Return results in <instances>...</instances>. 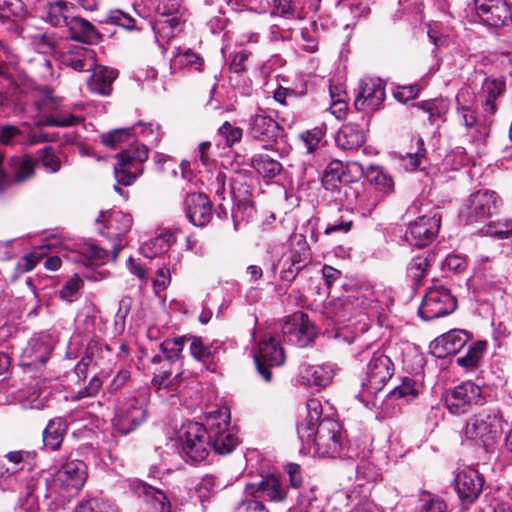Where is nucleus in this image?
I'll return each mask as SVG.
<instances>
[{
    "instance_id": "obj_18",
    "label": "nucleus",
    "mask_w": 512,
    "mask_h": 512,
    "mask_svg": "<svg viewBox=\"0 0 512 512\" xmlns=\"http://www.w3.org/2000/svg\"><path fill=\"white\" fill-rule=\"evenodd\" d=\"M281 127L264 110H259L248 120V135L261 142H276L281 135Z\"/></svg>"
},
{
    "instance_id": "obj_34",
    "label": "nucleus",
    "mask_w": 512,
    "mask_h": 512,
    "mask_svg": "<svg viewBox=\"0 0 512 512\" xmlns=\"http://www.w3.org/2000/svg\"><path fill=\"white\" fill-rule=\"evenodd\" d=\"M8 462L10 472L17 474L24 469L31 470L35 466L36 452L28 450H13L4 455Z\"/></svg>"
},
{
    "instance_id": "obj_31",
    "label": "nucleus",
    "mask_w": 512,
    "mask_h": 512,
    "mask_svg": "<svg viewBox=\"0 0 512 512\" xmlns=\"http://www.w3.org/2000/svg\"><path fill=\"white\" fill-rule=\"evenodd\" d=\"M366 178L372 189L379 192L380 195H386L394 190V181L391 175L380 166L371 165L366 172Z\"/></svg>"
},
{
    "instance_id": "obj_55",
    "label": "nucleus",
    "mask_w": 512,
    "mask_h": 512,
    "mask_svg": "<svg viewBox=\"0 0 512 512\" xmlns=\"http://www.w3.org/2000/svg\"><path fill=\"white\" fill-rule=\"evenodd\" d=\"M219 134L226 139V142L229 146H232L241 140L243 131L240 127H236L229 122H225L219 128Z\"/></svg>"
},
{
    "instance_id": "obj_17",
    "label": "nucleus",
    "mask_w": 512,
    "mask_h": 512,
    "mask_svg": "<svg viewBox=\"0 0 512 512\" xmlns=\"http://www.w3.org/2000/svg\"><path fill=\"white\" fill-rule=\"evenodd\" d=\"M86 480V465L83 461L73 460L65 463L56 473L54 483L66 490L69 496L75 495Z\"/></svg>"
},
{
    "instance_id": "obj_32",
    "label": "nucleus",
    "mask_w": 512,
    "mask_h": 512,
    "mask_svg": "<svg viewBox=\"0 0 512 512\" xmlns=\"http://www.w3.org/2000/svg\"><path fill=\"white\" fill-rule=\"evenodd\" d=\"M36 161L29 155L22 157H12L10 159V169L12 180L15 183H22L32 178L35 172Z\"/></svg>"
},
{
    "instance_id": "obj_29",
    "label": "nucleus",
    "mask_w": 512,
    "mask_h": 512,
    "mask_svg": "<svg viewBox=\"0 0 512 512\" xmlns=\"http://www.w3.org/2000/svg\"><path fill=\"white\" fill-rule=\"evenodd\" d=\"M91 71L93 73L87 82L89 90L102 96L110 95L117 72L114 69L97 65Z\"/></svg>"
},
{
    "instance_id": "obj_36",
    "label": "nucleus",
    "mask_w": 512,
    "mask_h": 512,
    "mask_svg": "<svg viewBox=\"0 0 512 512\" xmlns=\"http://www.w3.org/2000/svg\"><path fill=\"white\" fill-rule=\"evenodd\" d=\"M251 166L265 178H275L278 176L283 167L280 162L272 159L267 155L258 154L252 157Z\"/></svg>"
},
{
    "instance_id": "obj_25",
    "label": "nucleus",
    "mask_w": 512,
    "mask_h": 512,
    "mask_svg": "<svg viewBox=\"0 0 512 512\" xmlns=\"http://www.w3.org/2000/svg\"><path fill=\"white\" fill-rule=\"evenodd\" d=\"M365 141V129L358 123L349 122L342 125L335 135L336 146L344 151H356Z\"/></svg>"
},
{
    "instance_id": "obj_45",
    "label": "nucleus",
    "mask_w": 512,
    "mask_h": 512,
    "mask_svg": "<svg viewBox=\"0 0 512 512\" xmlns=\"http://www.w3.org/2000/svg\"><path fill=\"white\" fill-rule=\"evenodd\" d=\"M181 373H176L171 378V372L164 371L161 374L155 375L152 379V386L157 390L176 391L180 382Z\"/></svg>"
},
{
    "instance_id": "obj_16",
    "label": "nucleus",
    "mask_w": 512,
    "mask_h": 512,
    "mask_svg": "<svg viewBox=\"0 0 512 512\" xmlns=\"http://www.w3.org/2000/svg\"><path fill=\"white\" fill-rule=\"evenodd\" d=\"M385 100V88L380 79L363 78L359 83V91L355 98L354 105L357 110L379 109Z\"/></svg>"
},
{
    "instance_id": "obj_6",
    "label": "nucleus",
    "mask_w": 512,
    "mask_h": 512,
    "mask_svg": "<svg viewBox=\"0 0 512 512\" xmlns=\"http://www.w3.org/2000/svg\"><path fill=\"white\" fill-rule=\"evenodd\" d=\"M147 416L146 401L136 396L117 400L114 427L121 434H128L142 424Z\"/></svg>"
},
{
    "instance_id": "obj_38",
    "label": "nucleus",
    "mask_w": 512,
    "mask_h": 512,
    "mask_svg": "<svg viewBox=\"0 0 512 512\" xmlns=\"http://www.w3.org/2000/svg\"><path fill=\"white\" fill-rule=\"evenodd\" d=\"M81 261L85 265H102L112 258L113 253L95 245L88 243L80 248Z\"/></svg>"
},
{
    "instance_id": "obj_62",
    "label": "nucleus",
    "mask_w": 512,
    "mask_h": 512,
    "mask_svg": "<svg viewBox=\"0 0 512 512\" xmlns=\"http://www.w3.org/2000/svg\"><path fill=\"white\" fill-rule=\"evenodd\" d=\"M235 512H268V510L262 501L253 498L240 502Z\"/></svg>"
},
{
    "instance_id": "obj_19",
    "label": "nucleus",
    "mask_w": 512,
    "mask_h": 512,
    "mask_svg": "<svg viewBox=\"0 0 512 512\" xmlns=\"http://www.w3.org/2000/svg\"><path fill=\"white\" fill-rule=\"evenodd\" d=\"M59 58L64 66L77 72H88L96 67L95 51L79 44L67 45Z\"/></svg>"
},
{
    "instance_id": "obj_40",
    "label": "nucleus",
    "mask_w": 512,
    "mask_h": 512,
    "mask_svg": "<svg viewBox=\"0 0 512 512\" xmlns=\"http://www.w3.org/2000/svg\"><path fill=\"white\" fill-rule=\"evenodd\" d=\"M134 135L142 136L152 145H157L162 137L161 126L156 122H138L131 128Z\"/></svg>"
},
{
    "instance_id": "obj_27",
    "label": "nucleus",
    "mask_w": 512,
    "mask_h": 512,
    "mask_svg": "<svg viewBox=\"0 0 512 512\" xmlns=\"http://www.w3.org/2000/svg\"><path fill=\"white\" fill-rule=\"evenodd\" d=\"M135 489L144 497V512H171V504L162 490L144 482L139 483Z\"/></svg>"
},
{
    "instance_id": "obj_23",
    "label": "nucleus",
    "mask_w": 512,
    "mask_h": 512,
    "mask_svg": "<svg viewBox=\"0 0 512 512\" xmlns=\"http://www.w3.org/2000/svg\"><path fill=\"white\" fill-rule=\"evenodd\" d=\"M335 375V369L330 364L311 365L302 363L299 366L297 382L303 386L325 387Z\"/></svg>"
},
{
    "instance_id": "obj_58",
    "label": "nucleus",
    "mask_w": 512,
    "mask_h": 512,
    "mask_svg": "<svg viewBox=\"0 0 512 512\" xmlns=\"http://www.w3.org/2000/svg\"><path fill=\"white\" fill-rule=\"evenodd\" d=\"M175 63L180 66H192L196 70H200L202 66V59L192 50L187 49L185 52L179 53L175 57Z\"/></svg>"
},
{
    "instance_id": "obj_39",
    "label": "nucleus",
    "mask_w": 512,
    "mask_h": 512,
    "mask_svg": "<svg viewBox=\"0 0 512 512\" xmlns=\"http://www.w3.org/2000/svg\"><path fill=\"white\" fill-rule=\"evenodd\" d=\"M430 267L428 255H418L411 259L407 265V277L413 285H419L421 280L427 274Z\"/></svg>"
},
{
    "instance_id": "obj_13",
    "label": "nucleus",
    "mask_w": 512,
    "mask_h": 512,
    "mask_svg": "<svg viewBox=\"0 0 512 512\" xmlns=\"http://www.w3.org/2000/svg\"><path fill=\"white\" fill-rule=\"evenodd\" d=\"M478 20L486 26L502 27L512 21V10L506 0H474Z\"/></svg>"
},
{
    "instance_id": "obj_14",
    "label": "nucleus",
    "mask_w": 512,
    "mask_h": 512,
    "mask_svg": "<svg viewBox=\"0 0 512 512\" xmlns=\"http://www.w3.org/2000/svg\"><path fill=\"white\" fill-rule=\"evenodd\" d=\"M245 493L260 501L283 502L287 498V486L275 475L262 476L257 482L245 485Z\"/></svg>"
},
{
    "instance_id": "obj_42",
    "label": "nucleus",
    "mask_w": 512,
    "mask_h": 512,
    "mask_svg": "<svg viewBox=\"0 0 512 512\" xmlns=\"http://www.w3.org/2000/svg\"><path fill=\"white\" fill-rule=\"evenodd\" d=\"M486 348V342L478 341L473 343L466 354L457 359L458 365L466 368H475L481 360Z\"/></svg>"
},
{
    "instance_id": "obj_53",
    "label": "nucleus",
    "mask_w": 512,
    "mask_h": 512,
    "mask_svg": "<svg viewBox=\"0 0 512 512\" xmlns=\"http://www.w3.org/2000/svg\"><path fill=\"white\" fill-rule=\"evenodd\" d=\"M512 233V220L496 222L486 227L485 234L499 239L508 238Z\"/></svg>"
},
{
    "instance_id": "obj_1",
    "label": "nucleus",
    "mask_w": 512,
    "mask_h": 512,
    "mask_svg": "<svg viewBox=\"0 0 512 512\" xmlns=\"http://www.w3.org/2000/svg\"><path fill=\"white\" fill-rule=\"evenodd\" d=\"M186 461L200 463L212 448L219 455L230 454L238 445L235 428L230 425V411L227 407L210 412L205 424L189 422L179 434Z\"/></svg>"
},
{
    "instance_id": "obj_37",
    "label": "nucleus",
    "mask_w": 512,
    "mask_h": 512,
    "mask_svg": "<svg viewBox=\"0 0 512 512\" xmlns=\"http://www.w3.org/2000/svg\"><path fill=\"white\" fill-rule=\"evenodd\" d=\"M311 260L310 247L303 235L296 236L293 241L289 261L292 266H300L303 269Z\"/></svg>"
},
{
    "instance_id": "obj_4",
    "label": "nucleus",
    "mask_w": 512,
    "mask_h": 512,
    "mask_svg": "<svg viewBox=\"0 0 512 512\" xmlns=\"http://www.w3.org/2000/svg\"><path fill=\"white\" fill-rule=\"evenodd\" d=\"M500 199L496 192L478 190L472 193L462 208L459 218L465 225L485 223L498 208Z\"/></svg>"
},
{
    "instance_id": "obj_46",
    "label": "nucleus",
    "mask_w": 512,
    "mask_h": 512,
    "mask_svg": "<svg viewBox=\"0 0 512 512\" xmlns=\"http://www.w3.org/2000/svg\"><path fill=\"white\" fill-rule=\"evenodd\" d=\"M418 106L429 115L431 124H435L448 111V105L444 100L425 101Z\"/></svg>"
},
{
    "instance_id": "obj_61",
    "label": "nucleus",
    "mask_w": 512,
    "mask_h": 512,
    "mask_svg": "<svg viewBox=\"0 0 512 512\" xmlns=\"http://www.w3.org/2000/svg\"><path fill=\"white\" fill-rule=\"evenodd\" d=\"M251 53L247 50H240L236 52L230 63V71L234 73H242L247 69L246 62L248 61Z\"/></svg>"
},
{
    "instance_id": "obj_49",
    "label": "nucleus",
    "mask_w": 512,
    "mask_h": 512,
    "mask_svg": "<svg viewBox=\"0 0 512 512\" xmlns=\"http://www.w3.org/2000/svg\"><path fill=\"white\" fill-rule=\"evenodd\" d=\"M45 252L39 248L34 251H32L29 254L24 255L21 257L17 263L16 270L19 273H26L31 271L36 264L43 258Z\"/></svg>"
},
{
    "instance_id": "obj_43",
    "label": "nucleus",
    "mask_w": 512,
    "mask_h": 512,
    "mask_svg": "<svg viewBox=\"0 0 512 512\" xmlns=\"http://www.w3.org/2000/svg\"><path fill=\"white\" fill-rule=\"evenodd\" d=\"M132 136L131 128H119L103 133L100 140L103 145L110 149H116L122 143L127 142Z\"/></svg>"
},
{
    "instance_id": "obj_12",
    "label": "nucleus",
    "mask_w": 512,
    "mask_h": 512,
    "mask_svg": "<svg viewBox=\"0 0 512 512\" xmlns=\"http://www.w3.org/2000/svg\"><path fill=\"white\" fill-rule=\"evenodd\" d=\"M282 333L288 342L303 348L314 342L317 329L307 314L296 312L285 321Z\"/></svg>"
},
{
    "instance_id": "obj_7",
    "label": "nucleus",
    "mask_w": 512,
    "mask_h": 512,
    "mask_svg": "<svg viewBox=\"0 0 512 512\" xmlns=\"http://www.w3.org/2000/svg\"><path fill=\"white\" fill-rule=\"evenodd\" d=\"M96 222L103 224V229H100V233L113 242L112 259L115 260L119 252L126 245L123 237L131 230L133 219L131 215L127 213L113 210L107 215L104 212H101L99 217L96 219Z\"/></svg>"
},
{
    "instance_id": "obj_57",
    "label": "nucleus",
    "mask_w": 512,
    "mask_h": 512,
    "mask_svg": "<svg viewBox=\"0 0 512 512\" xmlns=\"http://www.w3.org/2000/svg\"><path fill=\"white\" fill-rule=\"evenodd\" d=\"M181 0H155L156 11L163 17L177 15Z\"/></svg>"
},
{
    "instance_id": "obj_30",
    "label": "nucleus",
    "mask_w": 512,
    "mask_h": 512,
    "mask_svg": "<svg viewBox=\"0 0 512 512\" xmlns=\"http://www.w3.org/2000/svg\"><path fill=\"white\" fill-rule=\"evenodd\" d=\"M68 428L65 418L56 417L51 419L43 431L44 445L53 451L60 449Z\"/></svg>"
},
{
    "instance_id": "obj_22",
    "label": "nucleus",
    "mask_w": 512,
    "mask_h": 512,
    "mask_svg": "<svg viewBox=\"0 0 512 512\" xmlns=\"http://www.w3.org/2000/svg\"><path fill=\"white\" fill-rule=\"evenodd\" d=\"M184 208L189 221L198 227L208 224L213 217L212 202L203 193H189L184 199Z\"/></svg>"
},
{
    "instance_id": "obj_48",
    "label": "nucleus",
    "mask_w": 512,
    "mask_h": 512,
    "mask_svg": "<svg viewBox=\"0 0 512 512\" xmlns=\"http://www.w3.org/2000/svg\"><path fill=\"white\" fill-rule=\"evenodd\" d=\"M107 23L118 25L124 29L132 30L136 28V20L122 10H111L106 18Z\"/></svg>"
},
{
    "instance_id": "obj_50",
    "label": "nucleus",
    "mask_w": 512,
    "mask_h": 512,
    "mask_svg": "<svg viewBox=\"0 0 512 512\" xmlns=\"http://www.w3.org/2000/svg\"><path fill=\"white\" fill-rule=\"evenodd\" d=\"M418 387L416 382L411 377H403L400 385L396 386L392 391L391 395L394 398H402L407 396L415 397L418 394Z\"/></svg>"
},
{
    "instance_id": "obj_47",
    "label": "nucleus",
    "mask_w": 512,
    "mask_h": 512,
    "mask_svg": "<svg viewBox=\"0 0 512 512\" xmlns=\"http://www.w3.org/2000/svg\"><path fill=\"white\" fill-rule=\"evenodd\" d=\"M83 285V280L75 274L62 286L59 292L61 299L69 303L75 301Z\"/></svg>"
},
{
    "instance_id": "obj_10",
    "label": "nucleus",
    "mask_w": 512,
    "mask_h": 512,
    "mask_svg": "<svg viewBox=\"0 0 512 512\" xmlns=\"http://www.w3.org/2000/svg\"><path fill=\"white\" fill-rule=\"evenodd\" d=\"M254 362L259 374L266 382L271 381V368L282 366L285 353L279 342L272 335H265L254 351Z\"/></svg>"
},
{
    "instance_id": "obj_15",
    "label": "nucleus",
    "mask_w": 512,
    "mask_h": 512,
    "mask_svg": "<svg viewBox=\"0 0 512 512\" xmlns=\"http://www.w3.org/2000/svg\"><path fill=\"white\" fill-rule=\"evenodd\" d=\"M455 491L462 503L472 504L480 496L484 477L473 467L460 470L455 477Z\"/></svg>"
},
{
    "instance_id": "obj_2",
    "label": "nucleus",
    "mask_w": 512,
    "mask_h": 512,
    "mask_svg": "<svg viewBox=\"0 0 512 512\" xmlns=\"http://www.w3.org/2000/svg\"><path fill=\"white\" fill-rule=\"evenodd\" d=\"M306 410V416L297 426L299 439L309 448H313L320 457L337 456L342 447L339 423L323 413V406L318 399H309Z\"/></svg>"
},
{
    "instance_id": "obj_59",
    "label": "nucleus",
    "mask_w": 512,
    "mask_h": 512,
    "mask_svg": "<svg viewBox=\"0 0 512 512\" xmlns=\"http://www.w3.org/2000/svg\"><path fill=\"white\" fill-rule=\"evenodd\" d=\"M419 91V86L416 84L408 86H398L394 90L393 95L397 101L405 103L409 100L415 99Z\"/></svg>"
},
{
    "instance_id": "obj_60",
    "label": "nucleus",
    "mask_w": 512,
    "mask_h": 512,
    "mask_svg": "<svg viewBox=\"0 0 512 512\" xmlns=\"http://www.w3.org/2000/svg\"><path fill=\"white\" fill-rule=\"evenodd\" d=\"M422 502L421 512H447V504L439 497L427 495Z\"/></svg>"
},
{
    "instance_id": "obj_52",
    "label": "nucleus",
    "mask_w": 512,
    "mask_h": 512,
    "mask_svg": "<svg viewBox=\"0 0 512 512\" xmlns=\"http://www.w3.org/2000/svg\"><path fill=\"white\" fill-rule=\"evenodd\" d=\"M324 135H325V132L323 131V129L316 127V128H313L312 130H307V131L303 132L300 135V138L304 142L308 153H313L317 149V147H318L320 141L322 140V138L324 137Z\"/></svg>"
},
{
    "instance_id": "obj_35",
    "label": "nucleus",
    "mask_w": 512,
    "mask_h": 512,
    "mask_svg": "<svg viewBox=\"0 0 512 512\" xmlns=\"http://www.w3.org/2000/svg\"><path fill=\"white\" fill-rule=\"evenodd\" d=\"M505 90V82L498 78H486L482 84V94L485 97L484 109L490 114L495 113V100Z\"/></svg>"
},
{
    "instance_id": "obj_8",
    "label": "nucleus",
    "mask_w": 512,
    "mask_h": 512,
    "mask_svg": "<svg viewBox=\"0 0 512 512\" xmlns=\"http://www.w3.org/2000/svg\"><path fill=\"white\" fill-rule=\"evenodd\" d=\"M483 398L482 389L472 381H465L446 390L443 401L451 414L463 415L470 411Z\"/></svg>"
},
{
    "instance_id": "obj_56",
    "label": "nucleus",
    "mask_w": 512,
    "mask_h": 512,
    "mask_svg": "<svg viewBox=\"0 0 512 512\" xmlns=\"http://www.w3.org/2000/svg\"><path fill=\"white\" fill-rule=\"evenodd\" d=\"M103 352L101 343L98 340L90 339L86 345L82 358L91 365L97 364V360L102 357Z\"/></svg>"
},
{
    "instance_id": "obj_3",
    "label": "nucleus",
    "mask_w": 512,
    "mask_h": 512,
    "mask_svg": "<svg viewBox=\"0 0 512 512\" xmlns=\"http://www.w3.org/2000/svg\"><path fill=\"white\" fill-rule=\"evenodd\" d=\"M502 422L499 408L483 407L467 420L464 433L467 439L476 441L489 451L502 434Z\"/></svg>"
},
{
    "instance_id": "obj_9",
    "label": "nucleus",
    "mask_w": 512,
    "mask_h": 512,
    "mask_svg": "<svg viewBox=\"0 0 512 512\" xmlns=\"http://www.w3.org/2000/svg\"><path fill=\"white\" fill-rule=\"evenodd\" d=\"M457 306L455 297L444 286L429 288L419 307V316L427 321L452 313Z\"/></svg>"
},
{
    "instance_id": "obj_41",
    "label": "nucleus",
    "mask_w": 512,
    "mask_h": 512,
    "mask_svg": "<svg viewBox=\"0 0 512 512\" xmlns=\"http://www.w3.org/2000/svg\"><path fill=\"white\" fill-rule=\"evenodd\" d=\"M186 341H188V336L164 340L160 345V350L164 354L166 360L171 363L179 360Z\"/></svg>"
},
{
    "instance_id": "obj_51",
    "label": "nucleus",
    "mask_w": 512,
    "mask_h": 512,
    "mask_svg": "<svg viewBox=\"0 0 512 512\" xmlns=\"http://www.w3.org/2000/svg\"><path fill=\"white\" fill-rule=\"evenodd\" d=\"M101 387H102V381L100 380L99 377L94 376L90 379L88 384L85 387L78 390L71 397V399L74 401H79V400H83L85 398L95 397L99 393Z\"/></svg>"
},
{
    "instance_id": "obj_54",
    "label": "nucleus",
    "mask_w": 512,
    "mask_h": 512,
    "mask_svg": "<svg viewBox=\"0 0 512 512\" xmlns=\"http://www.w3.org/2000/svg\"><path fill=\"white\" fill-rule=\"evenodd\" d=\"M29 357H33L34 361L45 363L51 353V349L48 345L41 341H35L31 343L30 348L25 351Z\"/></svg>"
},
{
    "instance_id": "obj_5",
    "label": "nucleus",
    "mask_w": 512,
    "mask_h": 512,
    "mask_svg": "<svg viewBox=\"0 0 512 512\" xmlns=\"http://www.w3.org/2000/svg\"><path fill=\"white\" fill-rule=\"evenodd\" d=\"M148 158V149L143 144H132L117 154L114 174L117 182L124 186L131 185L143 172V162Z\"/></svg>"
},
{
    "instance_id": "obj_64",
    "label": "nucleus",
    "mask_w": 512,
    "mask_h": 512,
    "mask_svg": "<svg viewBox=\"0 0 512 512\" xmlns=\"http://www.w3.org/2000/svg\"><path fill=\"white\" fill-rule=\"evenodd\" d=\"M131 375L130 372L127 370H120L115 377L112 379L109 387L108 392L110 394L117 393L120 389H122L130 380Z\"/></svg>"
},
{
    "instance_id": "obj_24",
    "label": "nucleus",
    "mask_w": 512,
    "mask_h": 512,
    "mask_svg": "<svg viewBox=\"0 0 512 512\" xmlns=\"http://www.w3.org/2000/svg\"><path fill=\"white\" fill-rule=\"evenodd\" d=\"M190 341L189 350L191 356L202 363L208 370H214L216 362L219 360L220 353L223 351L222 344L219 341L205 343L199 336H188Z\"/></svg>"
},
{
    "instance_id": "obj_33",
    "label": "nucleus",
    "mask_w": 512,
    "mask_h": 512,
    "mask_svg": "<svg viewBox=\"0 0 512 512\" xmlns=\"http://www.w3.org/2000/svg\"><path fill=\"white\" fill-rule=\"evenodd\" d=\"M345 177L344 164L340 160H332L326 167L322 176V185L326 190L343 192V186H339Z\"/></svg>"
},
{
    "instance_id": "obj_63",
    "label": "nucleus",
    "mask_w": 512,
    "mask_h": 512,
    "mask_svg": "<svg viewBox=\"0 0 512 512\" xmlns=\"http://www.w3.org/2000/svg\"><path fill=\"white\" fill-rule=\"evenodd\" d=\"M171 276L169 269L163 267L157 270L156 277L153 280V286L156 294L165 290L170 284Z\"/></svg>"
},
{
    "instance_id": "obj_28",
    "label": "nucleus",
    "mask_w": 512,
    "mask_h": 512,
    "mask_svg": "<svg viewBox=\"0 0 512 512\" xmlns=\"http://www.w3.org/2000/svg\"><path fill=\"white\" fill-rule=\"evenodd\" d=\"M65 27L69 31V38L78 42L93 44L100 38L96 28L88 20L79 16L70 17Z\"/></svg>"
},
{
    "instance_id": "obj_44",
    "label": "nucleus",
    "mask_w": 512,
    "mask_h": 512,
    "mask_svg": "<svg viewBox=\"0 0 512 512\" xmlns=\"http://www.w3.org/2000/svg\"><path fill=\"white\" fill-rule=\"evenodd\" d=\"M38 161L49 173H56L61 168V162L51 146H46L38 151Z\"/></svg>"
},
{
    "instance_id": "obj_20",
    "label": "nucleus",
    "mask_w": 512,
    "mask_h": 512,
    "mask_svg": "<svg viewBox=\"0 0 512 512\" xmlns=\"http://www.w3.org/2000/svg\"><path fill=\"white\" fill-rule=\"evenodd\" d=\"M440 228V217L437 214L432 216H421L410 224L405 237L411 245L423 247L428 245L436 236Z\"/></svg>"
},
{
    "instance_id": "obj_11",
    "label": "nucleus",
    "mask_w": 512,
    "mask_h": 512,
    "mask_svg": "<svg viewBox=\"0 0 512 512\" xmlns=\"http://www.w3.org/2000/svg\"><path fill=\"white\" fill-rule=\"evenodd\" d=\"M394 364L390 357L382 352H375L367 364L362 389L370 395L380 392L394 374Z\"/></svg>"
},
{
    "instance_id": "obj_21",
    "label": "nucleus",
    "mask_w": 512,
    "mask_h": 512,
    "mask_svg": "<svg viewBox=\"0 0 512 512\" xmlns=\"http://www.w3.org/2000/svg\"><path fill=\"white\" fill-rule=\"evenodd\" d=\"M342 188L344 189L347 206L358 210L362 216L371 215L382 200V195L372 188L359 190L347 184L343 185Z\"/></svg>"
},
{
    "instance_id": "obj_26",
    "label": "nucleus",
    "mask_w": 512,
    "mask_h": 512,
    "mask_svg": "<svg viewBox=\"0 0 512 512\" xmlns=\"http://www.w3.org/2000/svg\"><path fill=\"white\" fill-rule=\"evenodd\" d=\"M468 335L463 330H452L433 342V353L438 358L457 354L466 344Z\"/></svg>"
}]
</instances>
